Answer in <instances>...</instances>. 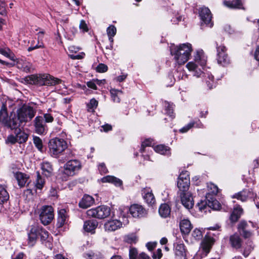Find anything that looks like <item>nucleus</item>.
<instances>
[{
  "instance_id": "a18cd8bd",
  "label": "nucleus",
  "mask_w": 259,
  "mask_h": 259,
  "mask_svg": "<svg viewBox=\"0 0 259 259\" xmlns=\"http://www.w3.org/2000/svg\"><path fill=\"white\" fill-rule=\"evenodd\" d=\"M33 143L38 150L41 151L43 148L42 140L38 137H33Z\"/></svg>"
},
{
  "instance_id": "774afa93",
  "label": "nucleus",
  "mask_w": 259,
  "mask_h": 259,
  "mask_svg": "<svg viewBox=\"0 0 259 259\" xmlns=\"http://www.w3.org/2000/svg\"><path fill=\"white\" fill-rule=\"evenodd\" d=\"M208 187L212 190L211 193L213 194L216 195L218 193V188L216 185L211 184Z\"/></svg>"
},
{
  "instance_id": "ddd939ff",
  "label": "nucleus",
  "mask_w": 259,
  "mask_h": 259,
  "mask_svg": "<svg viewBox=\"0 0 259 259\" xmlns=\"http://www.w3.org/2000/svg\"><path fill=\"white\" fill-rule=\"evenodd\" d=\"M34 131L36 134L45 135L48 130V126L45 123L42 116H37L33 121Z\"/></svg>"
},
{
  "instance_id": "9d476101",
  "label": "nucleus",
  "mask_w": 259,
  "mask_h": 259,
  "mask_svg": "<svg viewBox=\"0 0 259 259\" xmlns=\"http://www.w3.org/2000/svg\"><path fill=\"white\" fill-rule=\"evenodd\" d=\"M54 217V209L51 206L46 205L41 207L39 218L42 224L44 225L49 224Z\"/></svg>"
},
{
  "instance_id": "603ef678",
  "label": "nucleus",
  "mask_w": 259,
  "mask_h": 259,
  "mask_svg": "<svg viewBox=\"0 0 259 259\" xmlns=\"http://www.w3.org/2000/svg\"><path fill=\"white\" fill-rule=\"evenodd\" d=\"M42 118H44L45 123H52L54 121L53 116L49 113L44 114Z\"/></svg>"
},
{
  "instance_id": "13d9d810",
  "label": "nucleus",
  "mask_w": 259,
  "mask_h": 259,
  "mask_svg": "<svg viewBox=\"0 0 259 259\" xmlns=\"http://www.w3.org/2000/svg\"><path fill=\"white\" fill-rule=\"evenodd\" d=\"M6 4L0 0V15H5L6 14Z\"/></svg>"
},
{
  "instance_id": "680f3d73",
  "label": "nucleus",
  "mask_w": 259,
  "mask_h": 259,
  "mask_svg": "<svg viewBox=\"0 0 259 259\" xmlns=\"http://www.w3.org/2000/svg\"><path fill=\"white\" fill-rule=\"evenodd\" d=\"M162 256V253L161 250L160 249H158L156 251L153 253L152 257L153 258L160 259L161 258Z\"/></svg>"
},
{
  "instance_id": "f257e3e1",
  "label": "nucleus",
  "mask_w": 259,
  "mask_h": 259,
  "mask_svg": "<svg viewBox=\"0 0 259 259\" xmlns=\"http://www.w3.org/2000/svg\"><path fill=\"white\" fill-rule=\"evenodd\" d=\"M36 114V110L32 107L24 105L13 112L15 129L23 126L31 121Z\"/></svg>"
},
{
  "instance_id": "cd10ccee",
  "label": "nucleus",
  "mask_w": 259,
  "mask_h": 259,
  "mask_svg": "<svg viewBox=\"0 0 259 259\" xmlns=\"http://www.w3.org/2000/svg\"><path fill=\"white\" fill-rule=\"evenodd\" d=\"M243 211V209L239 205L235 206L231 214L230 220L232 222H237L242 214Z\"/></svg>"
},
{
  "instance_id": "4be33fe9",
  "label": "nucleus",
  "mask_w": 259,
  "mask_h": 259,
  "mask_svg": "<svg viewBox=\"0 0 259 259\" xmlns=\"http://www.w3.org/2000/svg\"><path fill=\"white\" fill-rule=\"evenodd\" d=\"M143 198L149 205H152L155 202V199L152 191L150 188H145L142 190Z\"/></svg>"
},
{
  "instance_id": "dca6fc26",
  "label": "nucleus",
  "mask_w": 259,
  "mask_h": 259,
  "mask_svg": "<svg viewBox=\"0 0 259 259\" xmlns=\"http://www.w3.org/2000/svg\"><path fill=\"white\" fill-rule=\"evenodd\" d=\"M217 60L219 64L224 66L229 62L227 55L225 53L226 48L224 46H218L217 44Z\"/></svg>"
},
{
  "instance_id": "b1692460",
  "label": "nucleus",
  "mask_w": 259,
  "mask_h": 259,
  "mask_svg": "<svg viewBox=\"0 0 259 259\" xmlns=\"http://www.w3.org/2000/svg\"><path fill=\"white\" fill-rule=\"evenodd\" d=\"M94 203V199L89 195L83 196L79 203L80 207L85 209L91 206Z\"/></svg>"
},
{
  "instance_id": "5fc2aeb1",
  "label": "nucleus",
  "mask_w": 259,
  "mask_h": 259,
  "mask_svg": "<svg viewBox=\"0 0 259 259\" xmlns=\"http://www.w3.org/2000/svg\"><path fill=\"white\" fill-rule=\"evenodd\" d=\"M152 144V141L149 139L145 140L142 144L140 151L141 153L144 152L145 151V148L148 146H150Z\"/></svg>"
},
{
  "instance_id": "79ce46f5",
  "label": "nucleus",
  "mask_w": 259,
  "mask_h": 259,
  "mask_svg": "<svg viewBox=\"0 0 259 259\" xmlns=\"http://www.w3.org/2000/svg\"><path fill=\"white\" fill-rule=\"evenodd\" d=\"M164 106L166 113L170 117H171V118H174L175 116L173 114V104L168 102L165 101L164 103Z\"/></svg>"
},
{
  "instance_id": "0e129e2a",
  "label": "nucleus",
  "mask_w": 259,
  "mask_h": 259,
  "mask_svg": "<svg viewBox=\"0 0 259 259\" xmlns=\"http://www.w3.org/2000/svg\"><path fill=\"white\" fill-rule=\"evenodd\" d=\"M99 169L101 174H105L108 172V170L104 163H101L99 165Z\"/></svg>"
},
{
  "instance_id": "0eeeda50",
  "label": "nucleus",
  "mask_w": 259,
  "mask_h": 259,
  "mask_svg": "<svg viewBox=\"0 0 259 259\" xmlns=\"http://www.w3.org/2000/svg\"><path fill=\"white\" fill-rule=\"evenodd\" d=\"M13 112L9 115L7 112V106L3 103L0 109V123L7 128L15 129Z\"/></svg>"
},
{
  "instance_id": "72a5a7b5",
  "label": "nucleus",
  "mask_w": 259,
  "mask_h": 259,
  "mask_svg": "<svg viewBox=\"0 0 259 259\" xmlns=\"http://www.w3.org/2000/svg\"><path fill=\"white\" fill-rule=\"evenodd\" d=\"M154 150L156 152L162 155H169L170 154V148L163 145L155 146Z\"/></svg>"
},
{
  "instance_id": "e433bc0d",
  "label": "nucleus",
  "mask_w": 259,
  "mask_h": 259,
  "mask_svg": "<svg viewBox=\"0 0 259 259\" xmlns=\"http://www.w3.org/2000/svg\"><path fill=\"white\" fill-rule=\"evenodd\" d=\"M198 122H191L189 123H188L187 125L185 126L183 128L180 130V132L181 133H184L187 132L188 130H189L191 128L194 126L196 124L195 126L197 127H202V123L198 120Z\"/></svg>"
},
{
  "instance_id": "5701e85b",
  "label": "nucleus",
  "mask_w": 259,
  "mask_h": 259,
  "mask_svg": "<svg viewBox=\"0 0 259 259\" xmlns=\"http://www.w3.org/2000/svg\"><path fill=\"white\" fill-rule=\"evenodd\" d=\"M98 225L96 220H88L84 223L83 229L85 232L94 234L95 232V229Z\"/></svg>"
},
{
  "instance_id": "4468645a",
  "label": "nucleus",
  "mask_w": 259,
  "mask_h": 259,
  "mask_svg": "<svg viewBox=\"0 0 259 259\" xmlns=\"http://www.w3.org/2000/svg\"><path fill=\"white\" fill-rule=\"evenodd\" d=\"M199 16L201 20V26L205 24L209 27H212L213 23L211 22V14L209 9L206 7H202L199 10Z\"/></svg>"
},
{
  "instance_id": "c03bdc74",
  "label": "nucleus",
  "mask_w": 259,
  "mask_h": 259,
  "mask_svg": "<svg viewBox=\"0 0 259 259\" xmlns=\"http://www.w3.org/2000/svg\"><path fill=\"white\" fill-rule=\"evenodd\" d=\"M197 206L201 212H206L207 209L209 208L208 207V201L205 200L201 201L200 202L198 203Z\"/></svg>"
},
{
  "instance_id": "1a4fd4ad",
  "label": "nucleus",
  "mask_w": 259,
  "mask_h": 259,
  "mask_svg": "<svg viewBox=\"0 0 259 259\" xmlns=\"http://www.w3.org/2000/svg\"><path fill=\"white\" fill-rule=\"evenodd\" d=\"M111 213L110 208L106 205H101L87 210L88 217L103 219L108 217Z\"/></svg>"
},
{
  "instance_id": "412c9836",
  "label": "nucleus",
  "mask_w": 259,
  "mask_h": 259,
  "mask_svg": "<svg viewBox=\"0 0 259 259\" xmlns=\"http://www.w3.org/2000/svg\"><path fill=\"white\" fill-rule=\"evenodd\" d=\"M253 195V193L251 190L244 189L243 191L234 194L232 196V198H236L242 202H244L247 200L248 198L252 197Z\"/></svg>"
},
{
  "instance_id": "2eb2a0df",
  "label": "nucleus",
  "mask_w": 259,
  "mask_h": 259,
  "mask_svg": "<svg viewBox=\"0 0 259 259\" xmlns=\"http://www.w3.org/2000/svg\"><path fill=\"white\" fill-rule=\"evenodd\" d=\"M123 210L126 212L130 211L134 218L144 217L147 214L145 209L142 205L139 204H133L130 208L125 207L123 208Z\"/></svg>"
},
{
  "instance_id": "20e7f679",
  "label": "nucleus",
  "mask_w": 259,
  "mask_h": 259,
  "mask_svg": "<svg viewBox=\"0 0 259 259\" xmlns=\"http://www.w3.org/2000/svg\"><path fill=\"white\" fill-rule=\"evenodd\" d=\"M49 232L41 227L37 225H32L28 233V244L29 246H33L38 236H40L41 241L43 242L49 238Z\"/></svg>"
},
{
  "instance_id": "a878e982",
  "label": "nucleus",
  "mask_w": 259,
  "mask_h": 259,
  "mask_svg": "<svg viewBox=\"0 0 259 259\" xmlns=\"http://www.w3.org/2000/svg\"><path fill=\"white\" fill-rule=\"evenodd\" d=\"M230 242L232 247L239 249L242 245V240L240 236L235 234L230 237Z\"/></svg>"
},
{
  "instance_id": "6ab92c4d",
  "label": "nucleus",
  "mask_w": 259,
  "mask_h": 259,
  "mask_svg": "<svg viewBox=\"0 0 259 259\" xmlns=\"http://www.w3.org/2000/svg\"><path fill=\"white\" fill-rule=\"evenodd\" d=\"M214 241L212 237L208 235H205L201 243V248L205 253V255H206L209 252Z\"/></svg>"
},
{
  "instance_id": "a19ab883",
  "label": "nucleus",
  "mask_w": 259,
  "mask_h": 259,
  "mask_svg": "<svg viewBox=\"0 0 259 259\" xmlns=\"http://www.w3.org/2000/svg\"><path fill=\"white\" fill-rule=\"evenodd\" d=\"M0 54L9 58L12 61H15V56L8 48H0Z\"/></svg>"
},
{
  "instance_id": "2f4dec72",
  "label": "nucleus",
  "mask_w": 259,
  "mask_h": 259,
  "mask_svg": "<svg viewBox=\"0 0 259 259\" xmlns=\"http://www.w3.org/2000/svg\"><path fill=\"white\" fill-rule=\"evenodd\" d=\"M159 213L162 218L168 217L170 213V208L167 204H162L159 208Z\"/></svg>"
},
{
  "instance_id": "f8f14e48",
  "label": "nucleus",
  "mask_w": 259,
  "mask_h": 259,
  "mask_svg": "<svg viewBox=\"0 0 259 259\" xmlns=\"http://www.w3.org/2000/svg\"><path fill=\"white\" fill-rule=\"evenodd\" d=\"M177 185L179 189V192L188 191L190 186V178L188 171H183L180 174L178 178Z\"/></svg>"
},
{
  "instance_id": "e2e57ef3",
  "label": "nucleus",
  "mask_w": 259,
  "mask_h": 259,
  "mask_svg": "<svg viewBox=\"0 0 259 259\" xmlns=\"http://www.w3.org/2000/svg\"><path fill=\"white\" fill-rule=\"evenodd\" d=\"M247 226V223L245 221H242L238 225V229L239 231L241 232V231L246 230Z\"/></svg>"
},
{
  "instance_id": "393cba45",
  "label": "nucleus",
  "mask_w": 259,
  "mask_h": 259,
  "mask_svg": "<svg viewBox=\"0 0 259 259\" xmlns=\"http://www.w3.org/2000/svg\"><path fill=\"white\" fill-rule=\"evenodd\" d=\"M180 228L182 233L188 234L192 229V225L188 219H183L180 223Z\"/></svg>"
},
{
  "instance_id": "49530a36",
  "label": "nucleus",
  "mask_w": 259,
  "mask_h": 259,
  "mask_svg": "<svg viewBox=\"0 0 259 259\" xmlns=\"http://www.w3.org/2000/svg\"><path fill=\"white\" fill-rule=\"evenodd\" d=\"M253 249V245L252 242H249L247 243V246L245 247L243 252V255L244 257L248 256L251 250Z\"/></svg>"
},
{
  "instance_id": "aec40b11",
  "label": "nucleus",
  "mask_w": 259,
  "mask_h": 259,
  "mask_svg": "<svg viewBox=\"0 0 259 259\" xmlns=\"http://www.w3.org/2000/svg\"><path fill=\"white\" fill-rule=\"evenodd\" d=\"M122 226V223L118 220H110L104 224V228L106 231H114Z\"/></svg>"
},
{
  "instance_id": "ea45409f",
  "label": "nucleus",
  "mask_w": 259,
  "mask_h": 259,
  "mask_svg": "<svg viewBox=\"0 0 259 259\" xmlns=\"http://www.w3.org/2000/svg\"><path fill=\"white\" fill-rule=\"evenodd\" d=\"M14 130H15L16 137L20 140V142H24L27 140V135L21 131L20 127H18V129Z\"/></svg>"
},
{
  "instance_id": "f3484780",
  "label": "nucleus",
  "mask_w": 259,
  "mask_h": 259,
  "mask_svg": "<svg viewBox=\"0 0 259 259\" xmlns=\"http://www.w3.org/2000/svg\"><path fill=\"white\" fill-rule=\"evenodd\" d=\"M183 205L187 209H190L194 205L193 198L191 193L188 191L179 192Z\"/></svg>"
},
{
  "instance_id": "4d7b16f0",
  "label": "nucleus",
  "mask_w": 259,
  "mask_h": 259,
  "mask_svg": "<svg viewBox=\"0 0 259 259\" xmlns=\"http://www.w3.org/2000/svg\"><path fill=\"white\" fill-rule=\"evenodd\" d=\"M138 251L135 248H131L129 251L130 259H137Z\"/></svg>"
},
{
  "instance_id": "09e8293b",
  "label": "nucleus",
  "mask_w": 259,
  "mask_h": 259,
  "mask_svg": "<svg viewBox=\"0 0 259 259\" xmlns=\"http://www.w3.org/2000/svg\"><path fill=\"white\" fill-rule=\"evenodd\" d=\"M192 236L196 240L201 239L202 237V232L200 230L195 229L193 230L192 233Z\"/></svg>"
},
{
  "instance_id": "3c124183",
  "label": "nucleus",
  "mask_w": 259,
  "mask_h": 259,
  "mask_svg": "<svg viewBox=\"0 0 259 259\" xmlns=\"http://www.w3.org/2000/svg\"><path fill=\"white\" fill-rule=\"evenodd\" d=\"M116 33V28L113 25H110L107 29V33L108 36H114Z\"/></svg>"
},
{
  "instance_id": "37998d69",
  "label": "nucleus",
  "mask_w": 259,
  "mask_h": 259,
  "mask_svg": "<svg viewBox=\"0 0 259 259\" xmlns=\"http://www.w3.org/2000/svg\"><path fill=\"white\" fill-rule=\"evenodd\" d=\"M208 207L209 208L218 210L221 207V205L216 199L211 198V200H208Z\"/></svg>"
},
{
  "instance_id": "c85d7f7f",
  "label": "nucleus",
  "mask_w": 259,
  "mask_h": 259,
  "mask_svg": "<svg viewBox=\"0 0 259 259\" xmlns=\"http://www.w3.org/2000/svg\"><path fill=\"white\" fill-rule=\"evenodd\" d=\"M175 253L176 255L180 257L186 256V249L183 243H178L175 245Z\"/></svg>"
},
{
  "instance_id": "58836bf2",
  "label": "nucleus",
  "mask_w": 259,
  "mask_h": 259,
  "mask_svg": "<svg viewBox=\"0 0 259 259\" xmlns=\"http://www.w3.org/2000/svg\"><path fill=\"white\" fill-rule=\"evenodd\" d=\"M44 31H40L38 33V44L34 46H31L28 48V51L29 52H30L34 49H36L38 48H40L43 47V45L41 42H40V40H41L43 37H44Z\"/></svg>"
},
{
  "instance_id": "423d86ee",
  "label": "nucleus",
  "mask_w": 259,
  "mask_h": 259,
  "mask_svg": "<svg viewBox=\"0 0 259 259\" xmlns=\"http://www.w3.org/2000/svg\"><path fill=\"white\" fill-rule=\"evenodd\" d=\"M67 147L66 142L60 138L52 139L49 142L50 155L54 157H58Z\"/></svg>"
},
{
  "instance_id": "f03ea898",
  "label": "nucleus",
  "mask_w": 259,
  "mask_h": 259,
  "mask_svg": "<svg viewBox=\"0 0 259 259\" xmlns=\"http://www.w3.org/2000/svg\"><path fill=\"white\" fill-rule=\"evenodd\" d=\"M192 51V46L189 43L179 46L172 45L170 47V54L179 65H183L189 60Z\"/></svg>"
},
{
  "instance_id": "7ed1b4c3",
  "label": "nucleus",
  "mask_w": 259,
  "mask_h": 259,
  "mask_svg": "<svg viewBox=\"0 0 259 259\" xmlns=\"http://www.w3.org/2000/svg\"><path fill=\"white\" fill-rule=\"evenodd\" d=\"M25 81L29 84L41 85H53L59 83L60 80L54 78L49 74L31 75L25 77Z\"/></svg>"
},
{
  "instance_id": "9b49d317",
  "label": "nucleus",
  "mask_w": 259,
  "mask_h": 259,
  "mask_svg": "<svg viewBox=\"0 0 259 259\" xmlns=\"http://www.w3.org/2000/svg\"><path fill=\"white\" fill-rule=\"evenodd\" d=\"M81 167L79 161L77 160H70L64 165V173L69 176L75 175Z\"/></svg>"
},
{
  "instance_id": "864d4df0",
  "label": "nucleus",
  "mask_w": 259,
  "mask_h": 259,
  "mask_svg": "<svg viewBox=\"0 0 259 259\" xmlns=\"http://www.w3.org/2000/svg\"><path fill=\"white\" fill-rule=\"evenodd\" d=\"M96 70L97 72L100 73L105 72L108 70V67L106 65L100 63L98 65V66L96 68Z\"/></svg>"
},
{
  "instance_id": "c756f323",
  "label": "nucleus",
  "mask_w": 259,
  "mask_h": 259,
  "mask_svg": "<svg viewBox=\"0 0 259 259\" xmlns=\"http://www.w3.org/2000/svg\"><path fill=\"white\" fill-rule=\"evenodd\" d=\"M223 3L225 6L231 9H241L242 8V3L241 0L225 1Z\"/></svg>"
},
{
  "instance_id": "39448f33",
  "label": "nucleus",
  "mask_w": 259,
  "mask_h": 259,
  "mask_svg": "<svg viewBox=\"0 0 259 259\" xmlns=\"http://www.w3.org/2000/svg\"><path fill=\"white\" fill-rule=\"evenodd\" d=\"M206 63V59L205 56L203 52H197L195 56V62H189L187 64L186 67L190 71L193 72V76L199 77L203 73V72L201 70V68H199L198 65L203 69Z\"/></svg>"
},
{
  "instance_id": "bf43d9fd",
  "label": "nucleus",
  "mask_w": 259,
  "mask_h": 259,
  "mask_svg": "<svg viewBox=\"0 0 259 259\" xmlns=\"http://www.w3.org/2000/svg\"><path fill=\"white\" fill-rule=\"evenodd\" d=\"M125 241L128 243H135L137 241V238L134 235L127 236L125 238Z\"/></svg>"
},
{
  "instance_id": "4c0bfd02",
  "label": "nucleus",
  "mask_w": 259,
  "mask_h": 259,
  "mask_svg": "<svg viewBox=\"0 0 259 259\" xmlns=\"http://www.w3.org/2000/svg\"><path fill=\"white\" fill-rule=\"evenodd\" d=\"M110 92L111 94L112 99L113 101V102L116 103H119V96L122 94V92L120 90L112 89L110 90Z\"/></svg>"
},
{
  "instance_id": "473e14b6",
  "label": "nucleus",
  "mask_w": 259,
  "mask_h": 259,
  "mask_svg": "<svg viewBox=\"0 0 259 259\" xmlns=\"http://www.w3.org/2000/svg\"><path fill=\"white\" fill-rule=\"evenodd\" d=\"M41 169L42 174L46 177H50L53 172V168L50 163L48 162H44L41 164Z\"/></svg>"
},
{
  "instance_id": "c9c22d12",
  "label": "nucleus",
  "mask_w": 259,
  "mask_h": 259,
  "mask_svg": "<svg viewBox=\"0 0 259 259\" xmlns=\"http://www.w3.org/2000/svg\"><path fill=\"white\" fill-rule=\"evenodd\" d=\"M9 199V195L6 190L0 185V203L7 201Z\"/></svg>"
},
{
  "instance_id": "338daca9",
  "label": "nucleus",
  "mask_w": 259,
  "mask_h": 259,
  "mask_svg": "<svg viewBox=\"0 0 259 259\" xmlns=\"http://www.w3.org/2000/svg\"><path fill=\"white\" fill-rule=\"evenodd\" d=\"M79 28L80 29H82L83 31H88V30L87 25L84 20H81L80 22Z\"/></svg>"
},
{
  "instance_id": "052dcab7",
  "label": "nucleus",
  "mask_w": 259,
  "mask_h": 259,
  "mask_svg": "<svg viewBox=\"0 0 259 259\" xmlns=\"http://www.w3.org/2000/svg\"><path fill=\"white\" fill-rule=\"evenodd\" d=\"M87 85L89 88H90L91 89H92L95 90H97V87L96 85L95 79L88 81L87 82Z\"/></svg>"
},
{
  "instance_id": "bb28decb",
  "label": "nucleus",
  "mask_w": 259,
  "mask_h": 259,
  "mask_svg": "<svg viewBox=\"0 0 259 259\" xmlns=\"http://www.w3.org/2000/svg\"><path fill=\"white\" fill-rule=\"evenodd\" d=\"M15 176L18 185L21 187H24L28 181L29 177L23 172H17Z\"/></svg>"
},
{
  "instance_id": "a211bd4d",
  "label": "nucleus",
  "mask_w": 259,
  "mask_h": 259,
  "mask_svg": "<svg viewBox=\"0 0 259 259\" xmlns=\"http://www.w3.org/2000/svg\"><path fill=\"white\" fill-rule=\"evenodd\" d=\"M57 220L56 226L57 228H61L67 224L68 221V215L66 209L62 208L58 210Z\"/></svg>"
},
{
  "instance_id": "de8ad7c7",
  "label": "nucleus",
  "mask_w": 259,
  "mask_h": 259,
  "mask_svg": "<svg viewBox=\"0 0 259 259\" xmlns=\"http://www.w3.org/2000/svg\"><path fill=\"white\" fill-rule=\"evenodd\" d=\"M98 104V102L95 99H92L90 103L87 105L89 110H94L97 108Z\"/></svg>"
},
{
  "instance_id": "7c9ffc66",
  "label": "nucleus",
  "mask_w": 259,
  "mask_h": 259,
  "mask_svg": "<svg viewBox=\"0 0 259 259\" xmlns=\"http://www.w3.org/2000/svg\"><path fill=\"white\" fill-rule=\"evenodd\" d=\"M102 181L103 183L108 182L112 183L116 186H120L122 184V181L120 179L111 176H107L103 178Z\"/></svg>"
},
{
  "instance_id": "6e6552de",
  "label": "nucleus",
  "mask_w": 259,
  "mask_h": 259,
  "mask_svg": "<svg viewBox=\"0 0 259 259\" xmlns=\"http://www.w3.org/2000/svg\"><path fill=\"white\" fill-rule=\"evenodd\" d=\"M13 112L9 115L7 112V106L3 103L0 109V123L7 128L15 129Z\"/></svg>"
},
{
  "instance_id": "69168bd1",
  "label": "nucleus",
  "mask_w": 259,
  "mask_h": 259,
  "mask_svg": "<svg viewBox=\"0 0 259 259\" xmlns=\"http://www.w3.org/2000/svg\"><path fill=\"white\" fill-rule=\"evenodd\" d=\"M240 233L244 238H246L250 237L252 235L251 232L247 231L246 230L241 231V232H240Z\"/></svg>"
},
{
  "instance_id": "8fccbe9b",
  "label": "nucleus",
  "mask_w": 259,
  "mask_h": 259,
  "mask_svg": "<svg viewBox=\"0 0 259 259\" xmlns=\"http://www.w3.org/2000/svg\"><path fill=\"white\" fill-rule=\"evenodd\" d=\"M207 78L208 80L206 81L209 89H211L214 86V82L213 80V76L211 74H207Z\"/></svg>"
},
{
  "instance_id": "f704fd0d",
  "label": "nucleus",
  "mask_w": 259,
  "mask_h": 259,
  "mask_svg": "<svg viewBox=\"0 0 259 259\" xmlns=\"http://www.w3.org/2000/svg\"><path fill=\"white\" fill-rule=\"evenodd\" d=\"M36 178L34 181V186L36 189L41 190L45 184V180L40 175L39 172H37Z\"/></svg>"
},
{
  "instance_id": "6e6d98bb",
  "label": "nucleus",
  "mask_w": 259,
  "mask_h": 259,
  "mask_svg": "<svg viewBox=\"0 0 259 259\" xmlns=\"http://www.w3.org/2000/svg\"><path fill=\"white\" fill-rule=\"evenodd\" d=\"M84 257L87 259H104L103 257L95 255L94 253L92 252L85 254Z\"/></svg>"
}]
</instances>
